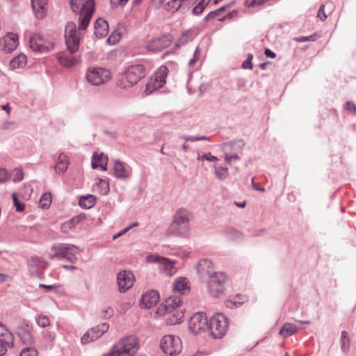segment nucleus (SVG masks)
I'll return each instance as SVG.
<instances>
[{
  "mask_svg": "<svg viewBox=\"0 0 356 356\" xmlns=\"http://www.w3.org/2000/svg\"><path fill=\"white\" fill-rule=\"evenodd\" d=\"M247 301V297L242 295H238L236 298H234V300L231 302L235 306L241 305L243 302Z\"/></svg>",
  "mask_w": 356,
  "mask_h": 356,
  "instance_id": "obj_54",
  "label": "nucleus"
},
{
  "mask_svg": "<svg viewBox=\"0 0 356 356\" xmlns=\"http://www.w3.org/2000/svg\"><path fill=\"white\" fill-rule=\"evenodd\" d=\"M345 109L352 112L353 115H356V104L350 101H347L345 104Z\"/></svg>",
  "mask_w": 356,
  "mask_h": 356,
  "instance_id": "obj_57",
  "label": "nucleus"
},
{
  "mask_svg": "<svg viewBox=\"0 0 356 356\" xmlns=\"http://www.w3.org/2000/svg\"><path fill=\"white\" fill-rule=\"evenodd\" d=\"M51 250L54 252V254L50 256V259L55 257L65 259L71 263H75L77 257L75 253L79 251V248L72 244L56 243L51 246Z\"/></svg>",
  "mask_w": 356,
  "mask_h": 356,
  "instance_id": "obj_5",
  "label": "nucleus"
},
{
  "mask_svg": "<svg viewBox=\"0 0 356 356\" xmlns=\"http://www.w3.org/2000/svg\"><path fill=\"white\" fill-rule=\"evenodd\" d=\"M51 202V195L50 193H44L40 200V205L42 208H48Z\"/></svg>",
  "mask_w": 356,
  "mask_h": 356,
  "instance_id": "obj_42",
  "label": "nucleus"
},
{
  "mask_svg": "<svg viewBox=\"0 0 356 356\" xmlns=\"http://www.w3.org/2000/svg\"><path fill=\"white\" fill-rule=\"evenodd\" d=\"M224 154V161L227 163L228 165H232L233 161H236L240 160V156H238V154Z\"/></svg>",
  "mask_w": 356,
  "mask_h": 356,
  "instance_id": "obj_44",
  "label": "nucleus"
},
{
  "mask_svg": "<svg viewBox=\"0 0 356 356\" xmlns=\"http://www.w3.org/2000/svg\"><path fill=\"white\" fill-rule=\"evenodd\" d=\"M159 300V293L156 291L152 290L143 295L140 304L145 308L149 309L156 305Z\"/></svg>",
  "mask_w": 356,
  "mask_h": 356,
  "instance_id": "obj_21",
  "label": "nucleus"
},
{
  "mask_svg": "<svg viewBox=\"0 0 356 356\" xmlns=\"http://www.w3.org/2000/svg\"><path fill=\"white\" fill-rule=\"evenodd\" d=\"M253 59V55L252 54H249L248 55L247 59L243 62L242 68L252 70L253 68V65L252 60Z\"/></svg>",
  "mask_w": 356,
  "mask_h": 356,
  "instance_id": "obj_52",
  "label": "nucleus"
},
{
  "mask_svg": "<svg viewBox=\"0 0 356 356\" xmlns=\"http://www.w3.org/2000/svg\"><path fill=\"white\" fill-rule=\"evenodd\" d=\"M97 187L102 195H106L109 192L108 182L103 179H99L98 182H97Z\"/></svg>",
  "mask_w": 356,
  "mask_h": 356,
  "instance_id": "obj_39",
  "label": "nucleus"
},
{
  "mask_svg": "<svg viewBox=\"0 0 356 356\" xmlns=\"http://www.w3.org/2000/svg\"><path fill=\"white\" fill-rule=\"evenodd\" d=\"M146 70L141 64L129 66L124 73L120 77L117 85L121 88H127L136 85L142 78L145 77Z\"/></svg>",
  "mask_w": 356,
  "mask_h": 356,
  "instance_id": "obj_3",
  "label": "nucleus"
},
{
  "mask_svg": "<svg viewBox=\"0 0 356 356\" xmlns=\"http://www.w3.org/2000/svg\"><path fill=\"white\" fill-rule=\"evenodd\" d=\"M121 35L119 33L113 32L111 35L108 38L107 42L109 44H116L120 40Z\"/></svg>",
  "mask_w": 356,
  "mask_h": 356,
  "instance_id": "obj_50",
  "label": "nucleus"
},
{
  "mask_svg": "<svg viewBox=\"0 0 356 356\" xmlns=\"http://www.w3.org/2000/svg\"><path fill=\"white\" fill-rule=\"evenodd\" d=\"M65 44H79L81 40L80 33L76 30V24L67 22L65 31Z\"/></svg>",
  "mask_w": 356,
  "mask_h": 356,
  "instance_id": "obj_16",
  "label": "nucleus"
},
{
  "mask_svg": "<svg viewBox=\"0 0 356 356\" xmlns=\"http://www.w3.org/2000/svg\"><path fill=\"white\" fill-rule=\"evenodd\" d=\"M213 168L215 170V175L218 179L224 180L229 176V169L227 167H222L220 165H215Z\"/></svg>",
  "mask_w": 356,
  "mask_h": 356,
  "instance_id": "obj_32",
  "label": "nucleus"
},
{
  "mask_svg": "<svg viewBox=\"0 0 356 356\" xmlns=\"http://www.w3.org/2000/svg\"><path fill=\"white\" fill-rule=\"evenodd\" d=\"M108 33V24L107 22L102 19L99 18L95 24V35L97 38H104L107 36Z\"/></svg>",
  "mask_w": 356,
  "mask_h": 356,
  "instance_id": "obj_22",
  "label": "nucleus"
},
{
  "mask_svg": "<svg viewBox=\"0 0 356 356\" xmlns=\"http://www.w3.org/2000/svg\"><path fill=\"white\" fill-rule=\"evenodd\" d=\"M20 340L25 344L30 345L33 342V336L30 331L22 329L19 332Z\"/></svg>",
  "mask_w": 356,
  "mask_h": 356,
  "instance_id": "obj_31",
  "label": "nucleus"
},
{
  "mask_svg": "<svg viewBox=\"0 0 356 356\" xmlns=\"http://www.w3.org/2000/svg\"><path fill=\"white\" fill-rule=\"evenodd\" d=\"M191 213L186 209H179L174 215L168 233L176 236H186L189 232V222Z\"/></svg>",
  "mask_w": 356,
  "mask_h": 356,
  "instance_id": "obj_2",
  "label": "nucleus"
},
{
  "mask_svg": "<svg viewBox=\"0 0 356 356\" xmlns=\"http://www.w3.org/2000/svg\"><path fill=\"white\" fill-rule=\"evenodd\" d=\"M109 325L106 323L99 324L88 330L81 337V341L83 344L88 343L98 339L108 331Z\"/></svg>",
  "mask_w": 356,
  "mask_h": 356,
  "instance_id": "obj_14",
  "label": "nucleus"
},
{
  "mask_svg": "<svg viewBox=\"0 0 356 356\" xmlns=\"http://www.w3.org/2000/svg\"><path fill=\"white\" fill-rule=\"evenodd\" d=\"M211 0H202L193 10L195 14H200Z\"/></svg>",
  "mask_w": 356,
  "mask_h": 356,
  "instance_id": "obj_51",
  "label": "nucleus"
},
{
  "mask_svg": "<svg viewBox=\"0 0 356 356\" xmlns=\"http://www.w3.org/2000/svg\"><path fill=\"white\" fill-rule=\"evenodd\" d=\"M227 277L222 272H216L208 278L207 288L211 296L218 297L224 291V286Z\"/></svg>",
  "mask_w": 356,
  "mask_h": 356,
  "instance_id": "obj_8",
  "label": "nucleus"
},
{
  "mask_svg": "<svg viewBox=\"0 0 356 356\" xmlns=\"http://www.w3.org/2000/svg\"><path fill=\"white\" fill-rule=\"evenodd\" d=\"M95 3L94 0H86L82 5L81 13L79 17V29H86L90 21V19L95 12Z\"/></svg>",
  "mask_w": 356,
  "mask_h": 356,
  "instance_id": "obj_12",
  "label": "nucleus"
},
{
  "mask_svg": "<svg viewBox=\"0 0 356 356\" xmlns=\"http://www.w3.org/2000/svg\"><path fill=\"white\" fill-rule=\"evenodd\" d=\"M341 347L343 353H347L350 349V338L346 331L341 332Z\"/></svg>",
  "mask_w": 356,
  "mask_h": 356,
  "instance_id": "obj_36",
  "label": "nucleus"
},
{
  "mask_svg": "<svg viewBox=\"0 0 356 356\" xmlns=\"http://www.w3.org/2000/svg\"><path fill=\"white\" fill-rule=\"evenodd\" d=\"M147 261L158 264V268L168 276H171L175 273V261L158 255H150L147 257Z\"/></svg>",
  "mask_w": 356,
  "mask_h": 356,
  "instance_id": "obj_11",
  "label": "nucleus"
},
{
  "mask_svg": "<svg viewBox=\"0 0 356 356\" xmlns=\"http://www.w3.org/2000/svg\"><path fill=\"white\" fill-rule=\"evenodd\" d=\"M84 219L85 216L83 215H78L74 216L69 220L63 222L60 226V229L63 233H67L70 230L73 229L78 224H79Z\"/></svg>",
  "mask_w": 356,
  "mask_h": 356,
  "instance_id": "obj_23",
  "label": "nucleus"
},
{
  "mask_svg": "<svg viewBox=\"0 0 356 356\" xmlns=\"http://www.w3.org/2000/svg\"><path fill=\"white\" fill-rule=\"evenodd\" d=\"M15 175H13V181L14 182H19L24 178V173L21 170L15 169Z\"/></svg>",
  "mask_w": 356,
  "mask_h": 356,
  "instance_id": "obj_58",
  "label": "nucleus"
},
{
  "mask_svg": "<svg viewBox=\"0 0 356 356\" xmlns=\"http://www.w3.org/2000/svg\"><path fill=\"white\" fill-rule=\"evenodd\" d=\"M184 317V313L182 312H177L176 314H174L172 317L170 318V322L172 323H179Z\"/></svg>",
  "mask_w": 356,
  "mask_h": 356,
  "instance_id": "obj_56",
  "label": "nucleus"
},
{
  "mask_svg": "<svg viewBox=\"0 0 356 356\" xmlns=\"http://www.w3.org/2000/svg\"><path fill=\"white\" fill-rule=\"evenodd\" d=\"M163 86H159V82L156 79L151 78L145 86V92L146 95H149L154 91L162 88Z\"/></svg>",
  "mask_w": 356,
  "mask_h": 356,
  "instance_id": "obj_34",
  "label": "nucleus"
},
{
  "mask_svg": "<svg viewBox=\"0 0 356 356\" xmlns=\"http://www.w3.org/2000/svg\"><path fill=\"white\" fill-rule=\"evenodd\" d=\"M20 356H38V351L34 347H26L21 351Z\"/></svg>",
  "mask_w": 356,
  "mask_h": 356,
  "instance_id": "obj_43",
  "label": "nucleus"
},
{
  "mask_svg": "<svg viewBox=\"0 0 356 356\" xmlns=\"http://www.w3.org/2000/svg\"><path fill=\"white\" fill-rule=\"evenodd\" d=\"M325 6L322 5L317 13V17H318L321 21H325L327 19V15L324 11Z\"/></svg>",
  "mask_w": 356,
  "mask_h": 356,
  "instance_id": "obj_62",
  "label": "nucleus"
},
{
  "mask_svg": "<svg viewBox=\"0 0 356 356\" xmlns=\"http://www.w3.org/2000/svg\"><path fill=\"white\" fill-rule=\"evenodd\" d=\"M69 165V159L63 153H61L58 158V161L55 165V170L57 172H65Z\"/></svg>",
  "mask_w": 356,
  "mask_h": 356,
  "instance_id": "obj_25",
  "label": "nucleus"
},
{
  "mask_svg": "<svg viewBox=\"0 0 356 356\" xmlns=\"http://www.w3.org/2000/svg\"><path fill=\"white\" fill-rule=\"evenodd\" d=\"M225 232L227 234V236L228 237H229L230 238L238 237L241 236V233L235 230L234 229H233L232 227L227 228L225 230Z\"/></svg>",
  "mask_w": 356,
  "mask_h": 356,
  "instance_id": "obj_53",
  "label": "nucleus"
},
{
  "mask_svg": "<svg viewBox=\"0 0 356 356\" xmlns=\"http://www.w3.org/2000/svg\"><path fill=\"white\" fill-rule=\"evenodd\" d=\"M14 346V336L2 323L0 322V356H4L8 348Z\"/></svg>",
  "mask_w": 356,
  "mask_h": 356,
  "instance_id": "obj_13",
  "label": "nucleus"
},
{
  "mask_svg": "<svg viewBox=\"0 0 356 356\" xmlns=\"http://www.w3.org/2000/svg\"><path fill=\"white\" fill-rule=\"evenodd\" d=\"M181 300L176 297H170L165 300L163 307L166 313L172 312L180 305Z\"/></svg>",
  "mask_w": 356,
  "mask_h": 356,
  "instance_id": "obj_26",
  "label": "nucleus"
},
{
  "mask_svg": "<svg viewBox=\"0 0 356 356\" xmlns=\"http://www.w3.org/2000/svg\"><path fill=\"white\" fill-rule=\"evenodd\" d=\"M46 38L40 33H33L29 35V42L30 44H40L47 42Z\"/></svg>",
  "mask_w": 356,
  "mask_h": 356,
  "instance_id": "obj_35",
  "label": "nucleus"
},
{
  "mask_svg": "<svg viewBox=\"0 0 356 356\" xmlns=\"http://www.w3.org/2000/svg\"><path fill=\"white\" fill-rule=\"evenodd\" d=\"M197 159L198 160H207V161H218V159L215 156H213L211 155V153H208V154H204L202 156L199 155L197 156Z\"/></svg>",
  "mask_w": 356,
  "mask_h": 356,
  "instance_id": "obj_55",
  "label": "nucleus"
},
{
  "mask_svg": "<svg viewBox=\"0 0 356 356\" xmlns=\"http://www.w3.org/2000/svg\"><path fill=\"white\" fill-rule=\"evenodd\" d=\"M86 77L87 81L91 85L99 86L111 79V73L105 68L92 67L88 69Z\"/></svg>",
  "mask_w": 356,
  "mask_h": 356,
  "instance_id": "obj_7",
  "label": "nucleus"
},
{
  "mask_svg": "<svg viewBox=\"0 0 356 356\" xmlns=\"http://www.w3.org/2000/svg\"><path fill=\"white\" fill-rule=\"evenodd\" d=\"M26 64V56L24 54H19L15 57L10 63V67L13 70L22 68Z\"/></svg>",
  "mask_w": 356,
  "mask_h": 356,
  "instance_id": "obj_30",
  "label": "nucleus"
},
{
  "mask_svg": "<svg viewBox=\"0 0 356 356\" xmlns=\"http://www.w3.org/2000/svg\"><path fill=\"white\" fill-rule=\"evenodd\" d=\"M19 37L17 34L13 33H8L3 37L5 44H18Z\"/></svg>",
  "mask_w": 356,
  "mask_h": 356,
  "instance_id": "obj_40",
  "label": "nucleus"
},
{
  "mask_svg": "<svg viewBox=\"0 0 356 356\" xmlns=\"http://www.w3.org/2000/svg\"><path fill=\"white\" fill-rule=\"evenodd\" d=\"M8 180V172L4 168H0V184Z\"/></svg>",
  "mask_w": 356,
  "mask_h": 356,
  "instance_id": "obj_60",
  "label": "nucleus"
},
{
  "mask_svg": "<svg viewBox=\"0 0 356 356\" xmlns=\"http://www.w3.org/2000/svg\"><path fill=\"white\" fill-rule=\"evenodd\" d=\"M160 346L163 351L170 356L176 355L182 350L181 339L174 335L164 336L161 341Z\"/></svg>",
  "mask_w": 356,
  "mask_h": 356,
  "instance_id": "obj_9",
  "label": "nucleus"
},
{
  "mask_svg": "<svg viewBox=\"0 0 356 356\" xmlns=\"http://www.w3.org/2000/svg\"><path fill=\"white\" fill-rule=\"evenodd\" d=\"M44 338L49 341H52L56 338V333L54 331L47 330L44 335Z\"/></svg>",
  "mask_w": 356,
  "mask_h": 356,
  "instance_id": "obj_63",
  "label": "nucleus"
},
{
  "mask_svg": "<svg viewBox=\"0 0 356 356\" xmlns=\"http://www.w3.org/2000/svg\"><path fill=\"white\" fill-rule=\"evenodd\" d=\"M197 271L200 277L202 278H209L216 273V271L214 270V266L212 261L207 259H202L200 260L197 265Z\"/></svg>",
  "mask_w": 356,
  "mask_h": 356,
  "instance_id": "obj_17",
  "label": "nucleus"
},
{
  "mask_svg": "<svg viewBox=\"0 0 356 356\" xmlns=\"http://www.w3.org/2000/svg\"><path fill=\"white\" fill-rule=\"evenodd\" d=\"M31 6L35 17L43 19L48 11V0H31Z\"/></svg>",
  "mask_w": 356,
  "mask_h": 356,
  "instance_id": "obj_19",
  "label": "nucleus"
},
{
  "mask_svg": "<svg viewBox=\"0 0 356 356\" xmlns=\"http://www.w3.org/2000/svg\"><path fill=\"white\" fill-rule=\"evenodd\" d=\"M56 58L63 67H74L81 62L79 46H65V48L56 54Z\"/></svg>",
  "mask_w": 356,
  "mask_h": 356,
  "instance_id": "obj_4",
  "label": "nucleus"
},
{
  "mask_svg": "<svg viewBox=\"0 0 356 356\" xmlns=\"http://www.w3.org/2000/svg\"><path fill=\"white\" fill-rule=\"evenodd\" d=\"M195 33L193 31H184L179 38V44H184L189 42H191L195 38Z\"/></svg>",
  "mask_w": 356,
  "mask_h": 356,
  "instance_id": "obj_37",
  "label": "nucleus"
},
{
  "mask_svg": "<svg viewBox=\"0 0 356 356\" xmlns=\"http://www.w3.org/2000/svg\"><path fill=\"white\" fill-rule=\"evenodd\" d=\"M168 74V69L165 65H161L154 73V78L159 82V86H163L166 82V77Z\"/></svg>",
  "mask_w": 356,
  "mask_h": 356,
  "instance_id": "obj_24",
  "label": "nucleus"
},
{
  "mask_svg": "<svg viewBox=\"0 0 356 356\" xmlns=\"http://www.w3.org/2000/svg\"><path fill=\"white\" fill-rule=\"evenodd\" d=\"M37 324L42 327H46L50 325V320L47 316L40 314L35 318Z\"/></svg>",
  "mask_w": 356,
  "mask_h": 356,
  "instance_id": "obj_41",
  "label": "nucleus"
},
{
  "mask_svg": "<svg viewBox=\"0 0 356 356\" xmlns=\"http://www.w3.org/2000/svg\"><path fill=\"white\" fill-rule=\"evenodd\" d=\"M173 289L175 291L179 292L180 294H184L190 290L186 279L181 277L176 280Z\"/></svg>",
  "mask_w": 356,
  "mask_h": 356,
  "instance_id": "obj_28",
  "label": "nucleus"
},
{
  "mask_svg": "<svg viewBox=\"0 0 356 356\" xmlns=\"http://www.w3.org/2000/svg\"><path fill=\"white\" fill-rule=\"evenodd\" d=\"M134 276L129 270H122L118 273L117 276L118 289L120 293L129 290L134 284Z\"/></svg>",
  "mask_w": 356,
  "mask_h": 356,
  "instance_id": "obj_15",
  "label": "nucleus"
},
{
  "mask_svg": "<svg viewBox=\"0 0 356 356\" xmlns=\"http://www.w3.org/2000/svg\"><path fill=\"white\" fill-rule=\"evenodd\" d=\"M139 349V342L134 335L122 337L102 356H135Z\"/></svg>",
  "mask_w": 356,
  "mask_h": 356,
  "instance_id": "obj_1",
  "label": "nucleus"
},
{
  "mask_svg": "<svg viewBox=\"0 0 356 356\" xmlns=\"http://www.w3.org/2000/svg\"><path fill=\"white\" fill-rule=\"evenodd\" d=\"M129 0H111L112 7H118L119 6H124L128 2Z\"/></svg>",
  "mask_w": 356,
  "mask_h": 356,
  "instance_id": "obj_64",
  "label": "nucleus"
},
{
  "mask_svg": "<svg viewBox=\"0 0 356 356\" xmlns=\"http://www.w3.org/2000/svg\"><path fill=\"white\" fill-rule=\"evenodd\" d=\"M30 48L37 53H47L53 49L54 46H29Z\"/></svg>",
  "mask_w": 356,
  "mask_h": 356,
  "instance_id": "obj_45",
  "label": "nucleus"
},
{
  "mask_svg": "<svg viewBox=\"0 0 356 356\" xmlns=\"http://www.w3.org/2000/svg\"><path fill=\"white\" fill-rule=\"evenodd\" d=\"M244 146L245 143L243 140H234L221 144L220 149L223 153L238 154L243 150Z\"/></svg>",
  "mask_w": 356,
  "mask_h": 356,
  "instance_id": "obj_18",
  "label": "nucleus"
},
{
  "mask_svg": "<svg viewBox=\"0 0 356 356\" xmlns=\"http://www.w3.org/2000/svg\"><path fill=\"white\" fill-rule=\"evenodd\" d=\"M297 330L298 327L296 325L290 323H286L280 329L279 334L284 338H286L295 334Z\"/></svg>",
  "mask_w": 356,
  "mask_h": 356,
  "instance_id": "obj_29",
  "label": "nucleus"
},
{
  "mask_svg": "<svg viewBox=\"0 0 356 356\" xmlns=\"http://www.w3.org/2000/svg\"><path fill=\"white\" fill-rule=\"evenodd\" d=\"M113 170L115 177L120 179H127L131 175V169L127 168L125 164L120 160L114 161Z\"/></svg>",
  "mask_w": 356,
  "mask_h": 356,
  "instance_id": "obj_20",
  "label": "nucleus"
},
{
  "mask_svg": "<svg viewBox=\"0 0 356 356\" xmlns=\"http://www.w3.org/2000/svg\"><path fill=\"white\" fill-rule=\"evenodd\" d=\"M96 202V197L92 195H87L79 197V204L84 209L93 207Z\"/></svg>",
  "mask_w": 356,
  "mask_h": 356,
  "instance_id": "obj_27",
  "label": "nucleus"
},
{
  "mask_svg": "<svg viewBox=\"0 0 356 356\" xmlns=\"http://www.w3.org/2000/svg\"><path fill=\"white\" fill-rule=\"evenodd\" d=\"M228 326L227 318L222 314H217L211 318L208 330L213 338L221 339L226 334Z\"/></svg>",
  "mask_w": 356,
  "mask_h": 356,
  "instance_id": "obj_6",
  "label": "nucleus"
},
{
  "mask_svg": "<svg viewBox=\"0 0 356 356\" xmlns=\"http://www.w3.org/2000/svg\"><path fill=\"white\" fill-rule=\"evenodd\" d=\"M204 56L200 48L197 46L194 51L193 56L188 61V66L194 67L197 63L202 61Z\"/></svg>",
  "mask_w": 356,
  "mask_h": 356,
  "instance_id": "obj_33",
  "label": "nucleus"
},
{
  "mask_svg": "<svg viewBox=\"0 0 356 356\" xmlns=\"http://www.w3.org/2000/svg\"><path fill=\"white\" fill-rule=\"evenodd\" d=\"M185 0H171L167 6L172 11H177L182 5Z\"/></svg>",
  "mask_w": 356,
  "mask_h": 356,
  "instance_id": "obj_48",
  "label": "nucleus"
},
{
  "mask_svg": "<svg viewBox=\"0 0 356 356\" xmlns=\"http://www.w3.org/2000/svg\"><path fill=\"white\" fill-rule=\"evenodd\" d=\"M114 311L111 307H106L102 311V316L104 318H110L113 316Z\"/></svg>",
  "mask_w": 356,
  "mask_h": 356,
  "instance_id": "obj_59",
  "label": "nucleus"
},
{
  "mask_svg": "<svg viewBox=\"0 0 356 356\" xmlns=\"http://www.w3.org/2000/svg\"><path fill=\"white\" fill-rule=\"evenodd\" d=\"M101 156L102 158L103 159V162L100 163H97V161H92V168H97L98 167H100L102 168L104 170H106V165H107V161H108V158L107 156L104 154H101Z\"/></svg>",
  "mask_w": 356,
  "mask_h": 356,
  "instance_id": "obj_46",
  "label": "nucleus"
},
{
  "mask_svg": "<svg viewBox=\"0 0 356 356\" xmlns=\"http://www.w3.org/2000/svg\"><path fill=\"white\" fill-rule=\"evenodd\" d=\"M12 197L13 200V204L16 208V211L17 212H22L24 210V204L19 202L17 197L16 193H13L12 194Z\"/></svg>",
  "mask_w": 356,
  "mask_h": 356,
  "instance_id": "obj_49",
  "label": "nucleus"
},
{
  "mask_svg": "<svg viewBox=\"0 0 356 356\" xmlns=\"http://www.w3.org/2000/svg\"><path fill=\"white\" fill-rule=\"evenodd\" d=\"M188 327L195 334L207 330L209 321L205 313L197 312L194 314L189 320Z\"/></svg>",
  "mask_w": 356,
  "mask_h": 356,
  "instance_id": "obj_10",
  "label": "nucleus"
},
{
  "mask_svg": "<svg viewBox=\"0 0 356 356\" xmlns=\"http://www.w3.org/2000/svg\"><path fill=\"white\" fill-rule=\"evenodd\" d=\"M153 42H159L161 44H165L167 43H170L171 40L170 39V37L168 35H163L161 38H159L158 39H155L153 40Z\"/></svg>",
  "mask_w": 356,
  "mask_h": 356,
  "instance_id": "obj_61",
  "label": "nucleus"
},
{
  "mask_svg": "<svg viewBox=\"0 0 356 356\" xmlns=\"http://www.w3.org/2000/svg\"><path fill=\"white\" fill-rule=\"evenodd\" d=\"M185 0H171L167 6L172 11H177L182 5Z\"/></svg>",
  "mask_w": 356,
  "mask_h": 356,
  "instance_id": "obj_47",
  "label": "nucleus"
},
{
  "mask_svg": "<svg viewBox=\"0 0 356 356\" xmlns=\"http://www.w3.org/2000/svg\"><path fill=\"white\" fill-rule=\"evenodd\" d=\"M44 261L40 257H33L29 259L27 264L30 270L38 268L43 266Z\"/></svg>",
  "mask_w": 356,
  "mask_h": 356,
  "instance_id": "obj_38",
  "label": "nucleus"
}]
</instances>
